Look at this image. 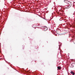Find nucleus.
Wrapping results in <instances>:
<instances>
[{
    "mask_svg": "<svg viewBox=\"0 0 75 75\" xmlns=\"http://www.w3.org/2000/svg\"><path fill=\"white\" fill-rule=\"evenodd\" d=\"M72 74L73 75H75V73H73Z\"/></svg>",
    "mask_w": 75,
    "mask_h": 75,
    "instance_id": "nucleus-6",
    "label": "nucleus"
},
{
    "mask_svg": "<svg viewBox=\"0 0 75 75\" xmlns=\"http://www.w3.org/2000/svg\"><path fill=\"white\" fill-rule=\"evenodd\" d=\"M47 27H43L42 30L43 31H47Z\"/></svg>",
    "mask_w": 75,
    "mask_h": 75,
    "instance_id": "nucleus-1",
    "label": "nucleus"
},
{
    "mask_svg": "<svg viewBox=\"0 0 75 75\" xmlns=\"http://www.w3.org/2000/svg\"><path fill=\"white\" fill-rule=\"evenodd\" d=\"M74 73V72L71 71V74H72Z\"/></svg>",
    "mask_w": 75,
    "mask_h": 75,
    "instance_id": "nucleus-5",
    "label": "nucleus"
},
{
    "mask_svg": "<svg viewBox=\"0 0 75 75\" xmlns=\"http://www.w3.org/2000/svg\"><path fill=\"white\" fill-rule=\"evenodd\" d=\"M57 68L59 70V69H61V68L59 67H58Z\"/></svg>",
    "mask_w": 75,
    "mask_h": 75,
    "instance_id": "nucleus-3",
    "label": "nucleus"
},
{
    "mask_svg": "<svg viewBox=\"0 0 75 75\" xmlns=\"http://www.w3.org/2000/svg\"><path fill=\"white\" fill-rule=\"evenodd\" d=\"M64 3H68V1H67V0H64Z\"/></svg>",
    "mask_w": 75,
    "mask_h": 75,
    "instance_id": "nucleus-2",
    "label": "nucleus"
},
{
    "mask_svg": "<svg viewBox=\"0 0 75 75\" xmlns=\"http://www.w3.org/2000/svg\"><path fill=\"white\" fill-rule=\"evenodd\" d=\"M67 6V7H71V6H70V5L69 4H68Z\"/></svg>",
    "mask_w": 75,
    "mask_h": 75,
    "instance_id": "nucleus-4",
    "label": "nucleus"
}]
</instances>
